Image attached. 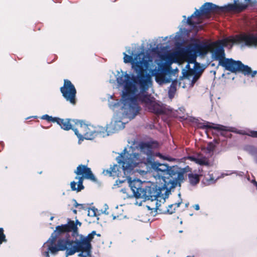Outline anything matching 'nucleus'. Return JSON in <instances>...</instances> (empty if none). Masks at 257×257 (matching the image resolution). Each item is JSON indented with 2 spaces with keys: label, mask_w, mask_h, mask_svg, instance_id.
Masks as SVG:
<instances>
[{
  "label": "nucleus",
  "mask_w": 257,
  "mask_h": 257,
  "mask_svg": "<svg viewBox=\"0 0 257 257\" xmlns=\"http://www.w3.org/2000/svg\"><path fill=\"white\" fill-rule=\"evenodd\" d=\"M102 173L104 175L123 178L122 180H116L114 185H119L125 181H127L133 193V196L136 198H142L145 200H156L155 209L156 210H159V207L161 206L160 203L158 202V198H160L164 200L168 197L171 193V189H168L166 191L167 187L157 181L156 183L143 184L139 179L132 180L130 175L122 174L118 170L117 165H114L109 169L104 170Z\"/></svg>",
  "instance_id": "1"
},
{
  "label": "nucleus",
  "mask_w": 257,
  "mask_h": 257,
  "mask_svg": "<svg viewBox=\"0 0 257 257\" xmlns=\"http://www.w3.org/2000/svg\"><path fill=\"white\" fill-rule=\"evenodd\" d=\"M138 100L146 109L157 114H168L172 112L170 106L156 100L155 97H121L120 99L108 97V106L113 111H118L122 117L131 120L138 115L141 110Z\"/></svg>",
  "instance_id": "2"
},
{
  "label": "nucleus",
  "mask_w": 257,
  "mask_h": 257,
  "mask_svg": "<svg viewBox=\"0 0 257 257\" xmlns=\"http://www.w3.org/2000/svg\"><path fill=\"white\" fill-rule=\"evenodd\" d=\"M136 148L140 153L134 152L133 148L131 147L128 151L125 148L116 157L118 170L122 175H130L135 167L144 162L146 157L149 158L152 155V146L149 143L141 142Z\"/></svg>",
  "instance_id": "3"
},
{
  "label": "nucleus",
  "mask_w": 257,
  "mask_h": 257,
  "mask_svg": "<svg viewBox=\"0 0 257 257\" xmlns=\"http://www.w3.org/2000/svg\"><path fill=\"white\" fill-rule=\"evenodd\" d=\"M123 62L125 63H131L137 76H132L131 78L128 74L123 73L117 78V81L120 85H124L125 89L127 92L133 91L135 86L134 83L139 82L140 83H144L147 80V68L148 65V61L145 59L144 55L142 53L135 55L134 58L132 55H128L123 53Z\"/></svg>",
  "instance_id": "4"
},
{
  "label": "nucleus",
  "mask_w": 257,
  "mask_h": 257,
  "mask_svg": "<svg viewBox=\"0 0 257 257\" xmlns=\"http://www.w3.org/2000/svg\"><path fill=\"white\" fill-rule=\"evenodd\" d=\"M151 168L156 181L166 186V191L178 185L180 186L183 181L185 171L177 166H169L167 164L154 162Z\"/></svg>",
  "instance_id": "5"
},
{
  "label": "nucleus",
  "mask_w": 257,
  "mask_h": 257,
  "mask_svg": "<svg viewBox=\"0 0 257 257\" xmlns=\"http://www.w3.org/2000/svg\"><path fill=\"white\" fill-rule=\"evenodd\" d=\"M222 40L214 43H217V44L214 46V51L212 53L214 57V59L218 60V65L221 66L225 70L232 73H240L244 76L252 78L255 77L257 74L256 70L252 71L250 67L244 65L240 61H236L232 58H225L223 47L226 46L222 44Z\"/></svg>",
  "instance_id": "6"
},
{
  "label": "nucleus",
  "mask_w": 257,
  "mask_h": 257,
  "mask_svg": "<svg viewBox=\"0 0 257 257\" xmlns=\"http://www.w3.org/2000/svg\"><path fill=\"white\" fill-rule=\"evenodd\" d=\"M238 0H235L234 4H229L223 7H219L211 3H205L200 8L199 11L196 9L195 12L187 20V23L192 26H195L198 23H196L192 20L193 18H200L201 16H207L211 13H219L230 11L241 12L248 6L251 0H244V3H237Z\"/></svg>",
  "instance_id": "7"
},
{
  "label": "nucleus",
  "mask_w": 257,
  "mask_h": 257,
  "mask_svg": "<svg viewBox=\"0 0 257 257\" xmlns=\"http://www.w3.org/2000/svg\"><path fill=\"white\" fill-rule=\"evenodd\" d=\"M93 234L89 233L85 236L79 234L74 237V240H71L72 242L73 248L70 251V253L75 254L79 252V257H87L91 252V240L93 238Z\"/></svg>",
  "instance_id": "8"
},
{
  "label": "nucleus",
  "mask_w": 257,
  "mask_h": 257,
  "mask_svg": "<svg viewBox=\"0 0 257 257\" xmlns=\"http://www.w3.org/2000/svg\"><path fill=\"white\" fill-rule=\"evenodd\" d=\"M55 242L56 240H53V238L50 237L43 244V249L47 247V250L43 252L46 257H50L49 252L52 254H55L59 250H66L67 256L73 254L70 253V251L73 248L72 242L70 239L68 238L60 239L58 241L57 244Z\"/></svg>",
  "instance_id": "9"
},
{
  "label": "nucleus",
  "mask_w": 257,
  "mask_h": 257,
  "mask_svg": "<svg viewBox=\"0 0 257 257\" xmlns=\"http://www.w3.org/2000/svg\"><path fill=\"white\" fill-rule=\"evenodd\" d=\"M74 173L77 175L75 177L76 180H78L77 183L73 181L70 183V187L72 191L80 192L84 188L83 185V180L85 179L90 180L93 182H96V179L93 174L90 168L86 165H79Z\"/></svg>",
  "instance_id": "10"
},
{
  "label": "nucleus",
  "mask_w": 257,
  "mask_h": 257,
  "mask_svg": "<svg viewBox=\"0 0 257 257\" xmlns=\"http://www.w3.org/2000/svg\"><path fill=\"white\" fill-rule=\"evenodd\" d=\"M222 44L227 46L229 43H244V45L247 46H257V33H242L235 36H230L221 41Z\"/></svg>",
  "instance_id": "11"
},
{
  "label": "nucleus",
  "mask_w": 257,
  "mask_h": 257,
  "mask_svg": "<svg viewBox=\"0 0 257 257\" xmlns=\"http://www.w3.org/2000/svg\"><path fill=\"white\" fill-rule=\"evenodd\" d=\"M72 122H74L77 126L78 133L82 137V140L79 141V143L84 139L92 140L98 135L102 136L103 130L102 128H99L97 130L93 126L85 124L82 120H73Z\"/></svg>",
  "instance_id": "12"
},
{
  "label": "nucleus",
  "mask_w": 257,
  "mask_h": 257,
  "mask_svg": "<svg viewBox=\"0 0 257 257\" xmlns=\"http://www.w3.org/2000/svg\"><path fill=\"white\" fill-rule=\"evenodd\" d=\"M217 44V43L200 41L198 43L192 44L191 47L187 49L186 53L190 55L194 54L199 56H204L208 52L213 53L214 46Z\"/></svg>",
  "instance_id": "13"
},
{
  "label": "nucleus",
  "mask_w": 257,
  "mask_h": 257,
  "mask_svg": "<svg viewBox=\"0 0 257 257\" xmlns=\"http://www.w3.org/2000/svg\"><path fill=\"white\" fill-rule=\"evenodd\" d=\"M71 232V235L74 237L78 235V227L77 225L73 221H71L65 224H62L56 226V229L51 234V237L53 238L54 240H56L57 238L61 234L66 233L67 234Z\"/></svg>",
  "instance_id": "14"
},
{
  "label": "nucleus",
  "mask_w": 257,
  "mask_h": 257,
  "mask_svg": "<svg viewBox=\"0 0 257 257\" xmlns=\"http://www.w3.org/2000/svg\"><path fill=\"white\" fill-rule=\"evenodd\" d=\"M121 115L117 113L114 116L111 123L107 125L106 128L102 127L103 130L102 137L108 136L111 133H114L116 131L123 129L124 127L125 122H122L120 119Z\"/></svg>",
  "instance_id": "15"
},
{
  "label": "nucleus",
  "mask_w": 257,
  "mask_h": 257,
  "mask_svg": "<svg viewBox=\"0 0 257 257\" xmlns=\"http://www.w3.org/2000/svg\"><path fill=\"white\" fill-rule=\"evenodd\" d=\"M56 122L59 124L61 128L65 131H68L72 130L75 134L77 136L79 139V141L82 140L81 135L78 133V130L77 129V126L75 124L74 122H72L73 119H62L59 117H57Z\"/></svg>",
  "instance_id": "16"
},
{
  "label": "nucleus",
  "mask_w": 257,
  "mask_h": 257,
  "mask_svg": "<svg viewBox=\"0 0 257 257\" xmlns=\"http://www.w3.org/2000/svg\"><path fill=\"white\" fill-rule=\"evenodd\" d=\"M160 68L161 71L157 72L155 75L156 81L160 84L170 83L172 79L170 78V76L167 74V72L169 71V67L165 65L161 64L160 65Z\"/></svg>",
  "instance_id": "17"
},
{
  "label": "nucleus",
  "mask_w": 257,
  "mask_h": 257,
  "mask_svg": "<svg viewBox=\"0 0 257 257\" xmlns=\"http://www.w3.org/2000/svg\"><path fill=\"white\" fill-rule=\"evenodd\" d=\"M63 96H76V89L72 83L68 79L64 80L63 86L60 88Z\"/></svg>",
  "instance_id": "18"
},
{
  "label": "nucleus",
  "mask_w": 257,
  "mask_h": 257,
  "mask_svg": "<svg viewBox=\"0 0 257 257\" xmlns=\"http://www.w3.org/2000/svg\"><path fill=\"white\" fill-rule=\"evenodd\" d=\"M229 174H222L221 176H218L217 177H214L213 176V174H210L209 173L207 176H206L203 181L205 184L206 185H210L211 184H213L215 183L217 180H218L219 178L223 177L224 176H227L230 175Z\"/></svg>",
  "instance_id": "19"
},
{
  "label": "nucleus",
  "mask_w": 257,
  "mask_h": 257,
  "mask_svg": "<svg viewBox=\"0 0 257 257\" xmlns=\"http://www.w3.org/2000/svg\"><path fill=\"white\" fill-rule=\"evenodd\" d=\"M204 126L205 127L207 128H213L215 130L222 131H229V129L227 126H223L219 124H214L213 123H210L209 122H206L204 123Z\"/></svg>",
  "instance_id": "20"
},
{
  "label": "nucleus",
  "mask_w": 257,
  "mask_h": 257,
  "mask_svg": "<svg viewBox=\"0 0 257 257\" xmlns=\"http://www.w3.org/2000/svg\"><path fill=\"white\" fill-rule=\"evenodd\" d=\"M184 111L185 109L183 107H180L178 110H176V114L173 113V115H176L181 119H186L187 118V116L185 113Z\"/></svg>",
  "instance_id": "21"
},
{
  "label": "nucleus",
  "mask_w": 257,
  "mask_h": 257,
  "mask_svg": "<svg viewBox=\"0 0 257 257\" xmlns=\"http://www.w3.org/2000/svg\"><path fill=\"white\" fill-rule=\"evenodd\" d=\"M246 150L257 161V149L253 146H249L246 147Z\"/></svg>",
  "instance_id": "22"
},
{
  "label": "nucleus",
  "mask_w": 257,
  "mask_h": 257,
  "mask_svg": "<svg viewBox=\"0 0 257 257\" xmlns=\"http://www.w3.org/2000/svg\"><path fill=\"white\" fill-rule=\"evenodd\" d=\"M188 178L189 182L192 185H196L199 182V177L196 174H189Z\"/></svg>",
  "instance_id": "23"
},
{
  "label": "nucleus",
  "mask_w": 257,
  "mask_h": 257,
  "mask_svg": "<svg viewBox=\"0 0 257 257\" xmlns=\"http://www.w3.org/2000/svg\"><path fill=\"white\" fill-rule=\"evenodd\" d=\"M203 72V70H201L198 72H196L193 75L192 79L191 80V84L192 86H193V85L195 83V82L199 79L202 73Z\"/></svg>",
  "instance_id": "24"
},
{
  "label": "nucleus",
  "mask_w": 257,
  "mask_h": 257,
  "mask_svg": "<svg viewBox=\"0 0 257 257\" xmlns=\"http://www.w3.org/2000/svg\"><path fill=\"white\" fill-rule=\"evenodd\" d=\"M194 160L197 164L201 165H208V161L205 157L196 158Z\"/></svg>",
  "instance_id": "25"
},
{
  "label": "nucleus",
  "mask_w": 257,
  "mask_h": 257,
  "mask_svg": "<svg viewBox=\"0 0 257 257\" xmlns=\"http://www.w3.org/2000/svg\"><path fill=\"white\" fill-rule=\"evenodd\" d=\"M41 118L44 120H47L48 121H51L53 122H55L57 120V117H52V116H49L48 114H44L41 117Z\"/></svg>",
  "instance_id": "26"
},
{
  "label": "nucleus",
  "mask_w": 257,
  "mask_h": 257,
  "mask_svg": "<svg viewBox=\"0 0 257 257\" xmlns=\"http://www.w3.org/2000/svg\"><path fill=\"white\" fill-rule=\"evenodd\" d=\"M196 71L193 69H190L186 71L185 74H184V76L187 78L188 79H190V77L191 76H193V75L196 73Z\"/></svg>",
  "instance_id": "27"
},
{
  "label": "nucleus",
  "mask_w": 257,
  "mask_h": 257,
  "mask_svg": "<svg viewBox=\"0 0 257 257\" xmlns=\"http://www.w3.org/2000/svg\"><path fill=\"white\" fill-rule=\"evenodd\" d=\"M96 211H97V209L95 207L89 208L88 210V215L91 217L96 216Z\"/></svg>",
  "instance_id": "28"
},
{
  "label": "nucleus",
  "mask_w": 257,
  "mask_h": 257,
  "mask_svg": "<svg viewBox=\"0 0 257 257\" xmlns=\"http://www.w3.org/2000/svg\"><path fill=\"white\" fill-rule=\"evenodd\" d=\"M244 134L247 135L253 138H257V131H250L248 133H244Z\"/></svg>",
  "instance_id": "29"
},
{
  "label": "nucleus",
  "mask_w": 257,
  "mask_h": 257,
  "mask_svg": "<svg viewBox=\"0 0 257 257\" xmlns=\"http://www.w3.org/2000/svg\"><path fill=\"white\" fill-rule=\"evenodd\" d=\"M66 100L71 104H75L76 103V97H65Z\"/></svg>",
  "instance_id": "30"
},
{
  "label": "nucleus",
  "mask_w": 257,
  "mask_h": 257,
  "mask_svg": "<svg viewBox=\"0 0 257 257\" xmlns=\"http://www.w3.org/2000/svg\"><path fill=\"white\" fill-rule=\"evenodd\" d=\"M207 149L209 152L213 151L214 149V145L213 144L209 143L207 145Z\"/></svg>",
  "instance_id": "31"
},
{
  "label": "nucleus",
  "mask_w": 257,
  "mask_h": 257,
  "mask_svg": "<svg viewBox=\"0 0 257 257\" xmlns=\"http://www.w3.org/2000/svg\"><path fill=\"white\" fill-rule=\"evenodd\" d=\"M175 208H174L173 209H172V208H169L168 206L167 210L166 211H165L163 213H168L169 214H171L173 213L174 212H175Z\"/></svg>",
  "instance_id": "32"
},
{
  "label": "nucleus",
  "mask_w": 257,
  "mask_h": 257,
  "mask_svg": "<svg viewBox=\"0 0 257 257\" xmlns=\"http://www.w3.org/2000/svg\"><path fill=\"white\" fill-rule=\"evenodd\" d=\"M104 210H100L101 212L102 213H104L105 214L108 215L109 214V212L107 210L108 209V206L106 204H105L104 205Z\"/></svg>",
  "instance_id": "33"
},
{
  "label": "nucleus",
  "mask_w": 257,
  "mask_h": 257,
  "mask_svg": "<svg viewBox=\"0 0 257 257\" xmlns=\"http://www.w3.org/2000/svg\"><path fill=\"white\" fill-rule=\"evenodd\" d=\"M181 203H182V200L181 199V201L178 203H175V204L169 205V207L172 208L173 206H175V207L174 208H175V209H176V208H178Z\"/></svg>",
  "instance_id": "34"
},
{
  "label": "nucleus",
  "mask_w": 257,
  "mask_h": 257,
  "mask_svg": "<svg viewBox=\"0 0 257 257\" xmlns=\"http://www.w3.org/2000/svg\"><path fill=\"white\" fill-rule=\"evenodd\" d=\"M73 201L74 202V206L76 207H78V206H82L83 205L82 204H78L75 199H73Z\"/></svg>",
  "instance_id": "35"
},
{
  "label": "nucleus",
  "mask_w": 257,
  "mask_h": 257,
  "mask_svg": "<svg viewBox=\"0 0 257 257\" xmlns=\"http://www.w3.org/2000/svg\"><path fill=\"white\" fill-rule=\"evenodd\" d=\"M193 207L196 210H199V209H200V207H199V204H195L194 206H193Z\"/></svg>",
  "instance_id": "36"
},
{
  "label": "nucleus",
  "mask_w": 257,
  "mask_h": 257,
  "mask_svg": "<svg viewBox=\"0 0 257 257\" xmlns=\"http://www.w3.org/2000/svg\"><path fill=\"white\" fill-rule=\"evenodd\" d=\"M164 159H165V160H168V161H173V160H174V159H172V158H168V157H166L164 158Z\"/></svg>",
  "instance_id": "37"
},
{
  "label": "nucleus",
  "mask_w": 257,
  "mask_h": 257,
  "mask_svg": "<svg viewBox=\"0 0 257 257\" xmlns=\"http://www.w3.org/2000/svg\"><path fill=\"white\" fill-rule=\"evenodd\" d=\"M253 184H254V185L255 186L256 190H257V182L254 180L253 181Z\"/></svg>",
  "instance_id": "38"
},
{
  "label": "nucleus",
  "mask_w": 257,
  "mask_h": 257,
  "mask_svg": "<svg viewBox=\"0 0 257 257\" xmlns=\"http://www.w3.org/2000/svg\"><path fill=\"white\" fill-rule=\"evenodd\" d=\"M134 96H136V97H137V96H140L139 95H134ZM143 96H150V95H143Z\"/></svg>",
  "instance_id": "39"
},
{
  "label": "nucleus",
  "mask_w": 257,
  "mask_h": 257,
  "mask_svg": "<svg viewBox=\"0 0 257 257\" xmlns=\"http://www.w3.org/2000/svg\"><path fill=\"white\" fill-rule=\"evenodd\" d=\"M91 234H93V236H94V235L95 234H96V231H92L91 233Z\"/></svg>",
  "instance_id": "40"
},
{
  "label": "nucleus",
  "mask_w": 257,
  "mask_h": 257,
  "mask_svg": "<svg viewBox=\"0 0 257 257\" xmlns=\"http://www.w3.org/2000/svg\"><path fill=\"white\" fill-rule=\"evenodd\" d=\"M125 191H126L125 189H122L121 190V191L124 193H125L126 192Z\"/></svg>",
  "instance_id": "41"
},
{
  "label": "nucleus",
  "mask_w": 257,
  "mask_h": 257,
  "mask_svg": "<svg viewBox=\"0 0 257 257\" xmlns=\"http://www.w3.org/2000/svg\"><path fill=\"white\" fill-rule=\"evenodd\" d=\"M76 224H78L80 226L81 224V222H80L78 220H76Z\"/></svg>",
  "instance_id": "42"
},
{
  "label": "nucleus",
  "mask_w": 257,
  "mask_h": 257,
  "mask_svg": "<svg viewBox=\"0 0 257 257\" xmlns=\"http://www.w3.org/2000/svg\"><path fill=\"white\" fill-rule=\"evenodd\" d=\"M121 96H123V97H124V96H128L126 94L123 93L122 94H121Z\"/></svg>",
  "instance_id": "43"
},
{
  "label": "nucleus",
  "mask_w": 257,
  "mask_h": 257,
  "mask_svg": "<svg viewBox=\"0 0 257 257\" xmlns=\"http://www.w3.org/2000/svg\"><path fill=\"white\" fill-rule=\"evenodd\" d=\"M73 212L74 213H76L77 211H76V210H73Z\"/></svg>",
  "instance_id": "44"
},
{
  "label": "nucleus",
  "mask_w": 257,
  "mask_h": 257,
  "mask_svg": "<svg viewBox=\"0 0 257 257\" xmlns=\"http://www.w3.org/2000/svg\"><path fill=\"white\" fill-rule=\"evenodd\" d=\"M147 207H148V209H149V210L152 209L151 208V207H150V206H147Z\"/></svg>",
  "instance_id": "45"
},
{
  "label": "nucleus",
  "mask_w": 257,
  "mask_h": 257,
  "mask_svg": "<svg viewBox=\"0 0 257 257\" xmlns=\"http://www.w3.org/2000/svg\"><path fill=\"white\" fill-rule=\"evenodd\" d=\"M53 218H54V217H53V216H52V217H51V218H50V220H52L53 219Z\"/></svg>",
  "instance_id": "46"
},
{
  "label": "nucleus",
  "mask_w": 257,
  "mask_h": 257,
  "mask_svg": "<svg viewBox=\"0 0 257 257\" xmlns=\"http://www.w3.org/2000/svg\"><path fill=\"white\" fill-rule=\"evenodd\" d=\"M115 218H116V217H115V216H114L113 217V219H115Z\"/></svg>",
  "instance_id": "47"
},
{
  "label": "nucleus",
  "mask_w": 257,
  "mask_h": 257,
  "mask_svg": "<svg viewBox=\"0 0 257 257\" xmlns=\"http://www.w3.org/2000/svg\"><path fill=\"white\" fill-rule=\"evenodd\" d=\"M179 232L180 233H182V232H183V231H182V230H180Z\"/></svg>",
  "instance_id": "48"
},
{
  "label": "nucleus",
  "mask_w": 257,
  "mask_h": 257,
  "mask_svg": "<svg viewBox=\"0 0 257 257\" xmlns=\"http://www.w3.org/2000/svg\"><path fill=\"white\" fill-rule=\"evenodd\" d=\"M178 196H179V197H180V196H181V194H180V193H179V194H178Z\"/></svg>",
  "instance_id": "49"
},
{
  "label": "nucleus",
  "mask_w": 257,
  "mask_h": 257,
  "mask_svg": "<svg viewBox=\"0 0 257 257\" xmlns=\"http://www.w3.org/2000/svg\"><path fill=\"white\" fill-rule=\"evenodd\" d=\"M171 98H172L171 97H169V100H171Z\"/></svg>",
  "instance_id": "50"
},
{
  "label": "nucleus",
  "mask_w": 257,
  "mask_h": 257,
  "mask_svg": "<svg viewBox=\"0 0 257 257\" xmlns=\"http://www.w3.org/2000/svg\"><path fill=\"white\" fill-rule=\"evenodd\" d=\"M110 96L112 97L114 96L113 95H110Z\"/></svg>",
  "instance_id": "51"
}]
</instances>
